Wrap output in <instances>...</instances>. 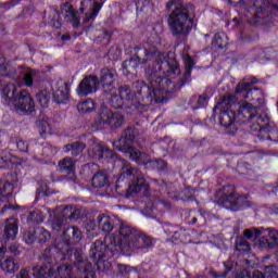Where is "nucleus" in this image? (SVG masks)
Listing matches in <instances>:
<instances>
[{"label": "nucleus", "instance_id": "1", "mask_svg": "<svg viewBox=\"0 0 278 278\" xmlns=\"http://www.w3.org/2000/svg\"><path fill=\"white\" fill-rule=\"evenodd\" d=\"M235 101V97L228 94L215 105L213 112L220 110L219 124L225 129H228L230 136H235L238 131L239 125H249L251 131H267L270 134V117L266 114H260V106H255L252 103L244 102L238 109V113L231 110Z\"/></svg>", "mask_w": 278, "mask_h": 278}, {"label": "nucleus", "instance_id": "2", "mask_svg": "<svg viewBox=\"0 0 278 278\" xmlns=\"http://www.w3.org/2000/svg\"><path fill=\"white\" fill-rule=\"evenodd\" d=\"M148 80L150 85H147L144 80H136L134 83L137 110L140 106L153 105V103H166L168 101L166 94L176 92L175 83L167 77L152 73L148 75Z\"/></svg>", "mask_w": 278, "mask_h": 278}, {"label": "nucleus", "instance_id": "3", "mask_svg": "<svg viewBox=\"0 0 278 278\" xmlns=\"http://www.w3.org/2000/svg\"><path fill=\"white\" fill-rule=\"evenodd\" d=\"M167 12H170L167 17V25L174 38H186L192 31L194 20L192 12L194 7L190 3H184L181 0H169L166 3Z\"/></svg>", "mask_w": 278, "mask_h": 278}, {"label": "nucleus", "instance_id": "4", "mask_svg": "<svg viewBox=\"0 0 278 278\" xmlns=\"http://www.w3.org/2000/svg\"><path fill=\"white\" fill-rule=\"evenodd\" d=\"M147 188L149 186L147 179H144V174L140 169L131 167L129 162L121 161L119 177L115 185L117 194L129 198L131 194H138L142 190H147Z\"/></svg>", "mask_w": 278, "mask_h": 278}, {"label": "nucleus", "instance_id": "5", "mask_svg": "<svg viewBox=\"0 0 278 278\" xmlns=\"http://www.w3.org/2000/svg\"><path fill=\"white\" fill-rule=\"evenodd\" d=\"M109 242L113 251H138L153 247V239L150 236L127 224H121L117 241L109 239Z\"/></svg>", "mask_w": 278, "mask_h": 278}, {"label": "nucleus", "instance_id": "6", "mask_svg": "<svg viewBox=\"0 0 278 278\" xmlns=\"http://www.w3.org/2000/svg\"><path fill=\"white\" fill-rule=\"evenodd\" d=\"M77 251H83L81 249H71L64 248L61 244H56L55 247L46 248L41 254L39 255V268H35L34 275L36 278H51L53 277V269L55 268V264H58V258L61 262H73L76 260ZM55 254L58 257H55Z\"/></svg>", "mask_w": 278, "mask_h": 278}, {"label": "nucleus", "instance_id": "7", "mask_svg": "<svg viewBox=\"0 0 278 278\" xmlns=\"http://www.w3.org/2000/svg\"><path fill=\"white\" fill-rule=\"evenodd\" d=\"M139 132L136 128H126L121 138L113 141L114 149H117V151H122V153H125L127 157L131 159L132 162H136L137 164H142L143 166H147L149 168V164L151 163V157L149 154L144 152L138 151L136 148H134V142H136V138H138Z\"/></svg>", "mask_w": 278, "mask_h": 278}, {"label": "nucleus", "instance_id": "8", "mask_svg": "<svg viewBox=\"0 0 278 278\" xmlns=\"http://www.w3.org/2000/svg\"><path fill=\"white\" fill-rule=\"evenodd\" d=\"M2 99L4 105H14L17 112L22 114H31L36 112L34 98L27 90H20L14 84H7L2 89Z\"/></svg>", "mask_w": 278, "mask_h": 278}, {"label": "nucleus", "instance_id": "9", "mask_svg": "<svg viewBox=\"0 0 278 278\" xmlns=\"http://www.w3.org/2000/svg\"><path fill=\"white\" fill-rule=\"evenodd\" d=\"M236 5L245 10V16L252 25L278 12V0H240Z\"/></svg>", "mask_w": 278, "mask_h": 278}, {"label": "nucleus", "instance_id": "10", "mask_svg": "<svg viewBox=\"0 0 278 278\" xmlns=\"http://www.w3.org/2000/svg\"><path fill=\"white\" fill-rule=\"evenodd\" d=\"M150 49L154 52V55L150 56V62L154 60L155 68L163 75H180L179 62L168 54L160 52L155 46L150 45Z\"/></svg>", "mask_w": 278, "mask_h": 278}, {"label": "nucleus", "instance_id": "11", "mask_svg": "<svg viewBox=\"0 0 278 278\" xmlns=\"http://www.w3.org/2000/svg\"><path fill=\"white\" fill-rule=\"evenodd\" d=\"M216 199L218 205L226 207V210H232V212H238V210H242L247 205L244 198L238 195L231 185H227L223 190L217 191Z\"/></svg>", "mask_w": 278, "mask_h": 278}, {"label": "nucleus", "instance_id": "12", "mask_svg": "<svg viewBox=\"0 0 278 278\" xmlns=\"http://www.w3.org/2000/svg\"><path fill=\"white\" fill-rule=\"evenodd\" d=\"M125 116L118 112H112L108 106H102L99 110L98 117L93 123L96 129H118L123 127Z\"/></svg>", "mask_w": 278, "mask_h": 278}, {"label": "nucleus", "instance_id": "13", "mask_svg": "<svg viewBox=\"0 0 278 278\" xmlns=\"http://www.w3.org/2000/svg\"><path fill=\"white\" fill-rule=\"evenodd\" d=\"M112 239L115 242H118V236L116 237L114 235H110L109 237L104 238V242L102 240H97L91 244L89 257L94 262V264H97L98 268L103 257L108 256V253H111L112 255H116V253H118V251H114V245H112V243L109 241Z\"/></svg>", "mask_w": 278, "mask_h": 278}, {"label": "nucleus", "instance_id": "14", "mask_svg": "<svg viewBox=\"0 0 278 278\" xmlns=\"http://www.w3.org/2000/svg\"><path fill=\"white\" fill-rule=\"evenodd\" d=\"M144 50V58H140L138 55H132L129 60H125L123 63V74L129 75L134 73L138 66L142 64H148L151 62L152 55H155V52L151 51V43H146L143 47Z\"/></svg>", "mask_w": 278, "mask_h": 278}, {"label": "nucleus", "instance_id": "15", "mask_svg": "<svg viewBox=\"0 0 278 278\" xmlns=\"http://www.w3.org/2000/svg\"><path fill=\"white\" fill-rule=\"evenodd\" d=\"M74 266L76 268V277L74 278H97L92 263L84 257V251L76 252Z\"/></svg>", "mask_w": 278, "mask_h": 278}, {"label": "nucleus", "instance_id": "16", "mask_svg": "<svg viewBox=\"0 0 278 278\" xmlns=\"http://www.w3.org/2000/svg\"><path fill=\"white\" fill-rule=\"evenodd\" d=\"M50 88L52 90L53 101L58 103V105L65 104L71 100L68 84L63 79L50 81Z\"/></svg>", "mask_w": 278, "mask_h": 278}, {"label": "nucleus", "instance_id": "17", "mask_svg": "<svg viewBox=\"0 0 278 278\" xmlns=\"http://www.w3.org/2000/svg\"><path fill=\"white\" fill-rule=\"evenodd\" d=\"M118 73L116 70L104 67L100 71V81L103 92H112L116 88Z\"/></svg>", "mask_w": 278, "mask_h": 278}, {"label": "nucleus", "instance_id": "18", "mask_svg": "<svg viewBox=\"0 0 278 278\" xmlns=\"http://www.w3.org/2000/svg\"><path fill=\"white\" fill-rule=\"evenodd\" d=\"M97 90H99V77L94 75L83 78L76 89L78 97H88V94H92Z\"/></svg>", "mask_w": 278, "mask_h": 278}, {"label": "nucleus", "instance_id": "19", "mask_svg": "<svg viewBox=\"0 0 278 278\" xmlns=\"http://www.w3.org/2000/svg\"><path fill=\"white\" fill-rule=\"evenodd\" d=\"M81 240V230L75 226H70L63 231V243H59L63 249L71 248L70 244H77Z\"/></svg>", "mask_w": 278, "mask_h": 278}, {"label": "nucleus", "instance_id": "20", "mask_svg": "<svg viewBox=\"0 0 278 278\" xmlns=\"http://www.w3.org/2000/svg\"><path fill=\"white\" fill-rule=\"evenodd\" d=\"M260 247L263 249H275L278 248V230L268 228L264 230L263 237L258 240Z\"/></svg>", "mask_w": 278, "mask_h": 278}, {"label": "nucleus", "instance_id": "21", "mask_svg": "<svg viewBox=\"0 0 278 278\" xmlns=\"http://www.w3.org/2000/svg\"><path fill=\"white\" fill-rule=\"evenodd\" d=\"M192 68H194V60H192V56L187 55L185 58V73L180 80L175 85V91L179 90L180 88H184L188 81H190V76L192 75Z\"/></svg>", "mask_w": 278, "mask_h": 278}, {"label": "nucleus", "instance_id": "22", "mask_svg": "<svg viewBox=\"0 0 278 278\" xmlns=\"http://www.w3.org/2000/svg\"><path fill=\"white\" fill-rule=\"evenodd\" d=\"M59 169L61 173H67L68 175V181H72V184H75L77 181V176L75 175V160L72 157H65L61 161H59Z\"/></svg>", "mask_w": 278, "mask_h": 278}, {"label": "nucleus", "instance_id": "23", "mask_svg": "<svg viewBox=\"0 0 278 278\" xmlns=\"http://www.w3.org/2000/svg\"><path fill=\"white\" fill-rule=\"evenodd\" d=\"M117 92L135 111L138 110V103H136V92L131 90L129 85H121L117 88Z\"/></svg>", "mask_w": 278, "mask_h": 278}, {"label": "nucleus", "instance_id": "24", "mask_svg": "<svg viewBox=\"0 0 278 278\" xmlns=\"http://www.w3.org/2000/svg\"><path fill=\"white\" fill-rule=\"evenodd\" d=\"M109 104L114 110H123L128 114H131V112H136V110L128 102H126L119 94H113L109 101Z\"/></svg>", "mask_w": 278, "mask_h": 278}, {"label": "nucleus", "instance_id": "25", "mask_svg": "<svg viewBox=\"0 0 278 278\" xmlns=\"http://www.w3.org/2000/svg\"><path fill=\"white\" fill-rule=\"evenodd\" d=\"M98 229L103 233H112L114 231V219L105 214H99L97 216Z\"/></svg>", "mask_w": 278, "mask_h": 278}, {"label": "nucleus", "instance_id": "26", "mask_svg": "<svg viewBox=\"0 0 278 278\" xmlns=\"http://www.w3.org/2000/svg\"><path fill=\"white\" fill-rule=\"evenodd\" d=\"M237 94H241L243 99H249V101H257L260 105L264 103V91L257 87L247 89L243 92H239Z\"/></svg>", "mask_w": 278, "mask_h": 278}, {"label": "nucleus", "instance_id": "27", "mask_svg": "<svg viewBox=\"0 0 278 278\" xmlns=\"http://www.w3.org/2000/svg\"><path fill=\"white\" fill-rule=\"evenodd\" d=\"M18 235V220L16 218H9L5 220L4 225V238L7 240H14Z\"/></svg>", "mask_w": 278, "mask_h": 278}, {"label": "nucleus", "instance_id": "28", "mask_svg": "<svg viewBox=\"0 0 278 278\" xmlns=\"http://www.w3.org/2000/svg\"><path fill=\"white\" fill-rule=\"evenodd\" d=\"M0 268L9 275H14L21 268V265L13 257L7 256L0 260Z\"/></svg>", "mask_w": 278, "mask_h": 278}, {"label": "nucleus", "instance_id": "29", "mask_svg": "<svg viewBox=\"0 0 278 278\" xmlns=\"http://www.w3.org/2000/svg\"><path fill=\"white\" fill-rule=\"evenodd\" d=\"M94 155L98 160H114V157H116V154L114 151L103 147L101 143L96 146Z\"/></svg>", "mask_w": 278, "mask_h": 278}, {"label": "nucleus", "instance_id": "30", "mask_svg": "<svg viewBox=\"0 0 278 278\" xmlns=\"http://www.w3.org/2000/svg\"><path fill=\"white\" fill-rule=\"evenodd\" d=\"M54 278H73V265L65 263L53 269Z\"/></svg>", "mask_w": 278, "mask_h": 278}, {"label": "nucleus", "instance_id": "31", "mask_svg": "<svg viewBox=\"0 0 278 278\" xmlns=\"http://www.w3.org/2000/svg\"><path fill=\"white\" fill-rule=\"evenodd\" d=\"M213 49H227L229 47V37L225 33H217L212 40Z\"/></svg>", "mask_w": 278, "mask_h": 278}, {"label": "nucleus", "instance_id": "32", "mask_svg": "<svg viewBox=\"0 0 278 278\" xmlns=\"http://www.w3.org/2000/svg\"><path fill=\"white\" fill-rule=\"evenodd\" d=\"M12 192H14V185L0 179V201H9L10 197H12Z\"/></svg>", "mask_w": 278, "mask_h": 278}, {"label": "nucleus", "instance_id": "33", "mask_svg": "<svg viewBox=\"0 0 278 278\" xmlns=\"http://www.w3.org/2000/svg\"><path fill=\"white\" fill-rule=\"evenodd\" d=\"M92 186L93 188H105V186H110V179L108 178V174L103 170H99L92 177Z\"/></svg>", "mask_w": 278, "mask_h": 278}, {"label": "nucleus", "instance_id": "34", "mask_svg": "<svg viewBox=\"0 0 278 278\" xmlns=\"http://www.w3.org/2000/svg\"><path fill=\"white\" fill-rule=\"evenodd\" d=\"M65 153H68L71 151L72 155L74 157H77V155H81L84 153V149H86V143L81 141H75L73 143H68L64 146Z\"/></svg>", "mask_w": 278, "mask_h": 278}, {"label": "nucleus", "instance_id": "35", "mask_svg": "<svg viewBox=\"0 0 278 278\" xmlns=\"http://www.w3.org/2000/svg\"><path fill=\"white\" fill-rule=\"evenodd\" d=\"M23 220H26L28 225H31L34 223H42L45 220V215L38 210L30 211L24 215H22Z\"/></svg>", "mask_w": 278, "mask_h": 278}, {"label": "nucleus", "instance_id": "36", "mask_svg": "<svg viewBox=\"0 0 278 278\" xmlns=\"http://www.w3.org/2000/svg\"><path fill=\"white\" fill-rule=\"evenodd\" d=\"M102 2H94L93 7L91 9L90 13H87L85 18L83 20V23H90L91 21H94L97 18V16L99 15V12H101V8H103V2H105V0H100Z\"/></svg>", "mask_w": 278, "mask_h": 278}, {"label": "nucleus", "instance_id": "37", "mask_svg": "<svg viewBox=\"0 0 278 278\" xmlns=\"http://www.w3.org/2000/svg\"><path fill=\"white\" fill-rule=\"evenodd\" d=\"M253 84H257V78L255 77H244L242 81H240L236 88V94H240V92H244V90H249Z\"/></svg>", "mask_w": 278, "mask_h": 278}, {"label": "nucleus", "instance_id": "38", "mask_svg": "<svg viewBox=\"0 0 278 278\" xmlns=\"http://www.w3.org/2000/svg\"><path fill=\"white\" fill-rule=\"evenodd\" d=\"M36 99L41 108H49V101H51V92L43 89L36 94Z\"/></svg>", "mask_w": 278, "mask_h": 278}, {"label": "nucleus", "instance_id": "39", "mask_svg": "<svg viewBox=\"0 0 278 278\" xmlns=\"http://www.w3.org/2000/svg\"><path fill=\"white\" fill-rule=\"evenodd\" d=\"M51 15L49 16V23L55 29H60L62 27V22H60V11H58V7L51 8Z\"/></svg>", "mask_w": 278, "mask_h": 278}, {"label": "nucleus", "instance_id": "40", "mask_svg": "<svg viewBox=\"0 0 278 278\" xmlns=\"http://www.w3.org/2000/svg\"><path fill=\"white\" fill-rule=\"evenodd\" d=\"M12 154L10 152L0 151V168H12Z\"/></svg>", "mask_w": 278, "mask_h": 278}, {"label": "nucleus", "instance_id": "41", "mask_svg": "<svg viewBox=\"0 0 278 278\" xmlns=\"http://www.w3.org/2000/svg\"><path fill=\"white\" fill-rule=\"evenodd\" d=\"M50 239H51V233L48 232L47 229L42 227L36 228V240L39 242V244H45Z\"/></svg>", "mask_w": 278, "mask_h": 278}, {"label": "nucleus", "instance_id": "42", "mask_svg": "<svg viewBox=\"0 0 278 278\" xmlns=\"http://www.w3.org/2000/svg\"><path fill=\"white\" fill-rule=\"evenodd\" d=\"M192 101H197L195 104H193L192 109L201 110L202 108H205L207 105V93H202L199 97L193 96L191 98V103Z\"/></svg>", "mask_w": 278, "mask_h": 278}, {"label": "nucleus", "instance_id": "43", "mask_svg": "<svg viewBox=\"0 0 278 278\" xmlns=\"http://www.w3.org/2000/svg\"><path fill=\"white\" fill-rule=\"evenodd\" d=\"M236 251H239V253H249V251H251V244L244 237H240L236 240Z\"/></svg>", "mask_w": 278, "mask_h": 278}, {"label": "nucleus", "instance_id": "44", "mask_svg": "<svg viewBox=\"0 0 278 278\" xmlns=\"http://www.w3.org/2000/svg\"><path fill=\"white\" fill-rule=\"evenodd\" d=\"M78 112H81L83 114H86L88 112H92L94 110V101L87 99L77 105Z\"/></svg>", "mask_w": 278, "mask_h": 278}, {"label": "nucleus", "instance_id": "45", "mask_svg": "<svg viewBox=\"0 0 278 278\" xmlns=\"http://www.w3.org/2000/svg\"><path fill=\"white\" fill-rule=\"evenodd\" d=\"M194 192H197V190H194V188L187 186L179 193V198L181 199V201H194Z\"/></svg>", "mask_w": 278, "mask_h": 278}, {"label": "nucleus", "instance_id": "46", "mask_svg": "<svg viewBox=\"0 0 278 278\" xmlns=\"http://www.w3.org/2000/svg\"><path fill=\"white\" fill-rule=\"evenodd\" d=\"M23 240L26 244H34L36 242V228L24 230Z\"/></svg>", "mask_w": 278, "mask_h": 278}, {"label": "nucleus", "instance_id": "47", "mask_svg": "<svg viewBox=\"0 0 278 278\" xmlns=\"http://www.w3.org/2000/svg\"><path fill=\"white\" fill-rule=\"evenodd\" d=\"M168 163L166 161L159 159V160H151L148 168H152L153 170H166Z\"/></svg>", "mask_w": 278, "mask_h": 278}, {"label": "nucleus", "instance_id": "48", "mask_svg": "<svg viewBox=\"0 0 278 278\" xmlns=\"http://www.w3.org/2000/svg\"><path fill=\"white\" fill-rule=\"evenodd\" d=\"M264 233V229H257V228H252V229H245L243 232L244 238L247 240H257Z\"/></svg>", "mask_w": 278, "mask_h": 278}, {"label": "nucleus", "instance_id": "49", "mask_svg": "<svg viewBox=\"0 0 278 278\" xmlns=\"http://www.w3.org/2000/svg\"><path fill=\"white\" fill-rule=\"evenodd\" d=\"M59 151L60 149L58 147L46 144L42 149V154L45 157H53V155H55Z\"/></svg>", "mask_w": 278, "mask_h": 278}, {"label": "nucleus", "instance_id": "50", "mask_svg": "<svg viewBox=\"0 0 278 278\" xmlns=\"http://www.w3.org/2000/svg\"><path fill=\"white\" fill-rule=\"evenodd\" d=\"M39 132H40V136H47V134L52 132L51 125L49 124V122L47 121L39 122Z\"/></svg>", "mask_w": 278, "mask_h": 278}, {"label": "nucleus", "instance_id": "51", "mask_svg": "<svg viewBox=\"0 0 278 278\" xmlns=\"http://www.w3.org/2000/svg\"><path fill=\"white\" fill-rule=\"evenodd\" d=\"M265 277L267 278H278V267L275 265H269L265 267Z\"/></svg>", "mask_w": 278, "mask_h": 278}, {"label": "nucleus", "instance_id": "52", "mask_svg": "<svg viewBox=\"0 0 278 278\" xmlns=\"http://www.w3.org/2000/svg\"><path fill=\"white\" fill-rule=\"evenodd\" d=\"M61 10L62 12H65V14H67V18L70 16H75V14L77 13V11L71 5V3L68 2H64L62 5H61Z\"/></svg>", "mask_w": 278, "mask_h": 278}, {"label": "nucleus", "instance_id": "53", "mask_svg": "<svg viewBox=\"0 0 278 278\" xmlns=\"http://www.w3.org/2000/svg\"><path fill=\"white\" fill-rule=\"evenodd\" d=\"M62 227H64V218H62V217H55V218L52 220L51 228H52L54 231H60V230L62 229Z\"/></svg>", "mask_w": 278, "mask_h": 278}, {"label": "nucleus", "instance_id": "54", "mask_svg": "<svg viewBox=\"0 0 278 278\" xmlns=\"http://www.w3.org/2000/svg\"><path fill=\"white\" fill-rule=\"evenodd\" d=\"M251 169V165L249 163H239L237 165V172L239 175H249V170Z\"/></svg>", "mask_w": 278, "mask_h": 278}, {"label": "nucleus", "instance_id": "55", "mask_svg": "<svg viewBox=\"0 0 278 278\" xmlns=\"http://www.w3.org/2000/svg\"><path fill=\"white\" fill-rule=\"evenodd\" d=\"M34 75H36V72L34 71H29L24 75V81L28 88H31V86H34Z\"/></svg>", "mask_w": 278, "mask_h": 278}, {"label": "nucleus", "instance_id": "56", "mask_svg": "<svg viewBox=\"0 0 278 278\" xmlns=\"http://www.w3.org/2000/svg\"><path fill=\"white\" fill-rule=\"evenodd\" d=\"M85 216L84 211L81 208L74 206L72 211V217L71 220H79V218H83Z\"/></svg>", "mask_w": 278, "mask_h": 278}, {"label": "nucleus", "instance_id": "57", "mask_svg": "<svg viewBox=\"0 0 278 278\" xmlns=\"http://www.w3.org/2000/svg\"><path fill=\"white\" fill-rule=\"evenodd\" d=\"M16 144H17V149L20 151H23L24 153H28V151H29V143H27V141H25L23 139H17Z\"/></svg>", "mask_w": 278, "mask_h": 278}, {"label": "nucleus", "instance_id": "58", "mask_svg": "<svg viewBox=\"0 0 278 278\" xmlns=\"http://www.w3.org/2000/svg\"><path fill=\"white\" fill-rule=\"evenodd\" d=\"M73 208H74L73 205H67L63 208L62 216H63V218H65V220H71L72 214H73Z\"/></svg>", "mask_w": 278, "mask_h": 278}, {"label": "nucleus", "instance_id": "59", "mask_svg": "<svg viewBox=\"0 0 278 278\" xmlns=\"http://www.w3.org/2000/svg\"><path fill=\"white\" fill-rule=\"evenodd\" d=\"M85 227H86L87 231H94V229H97V227H99V224L97 223V218L87 220Z\"/></svg>", "mask_w": 278, "mask_h": 278}, {"label": "nucleus", "instance_id": "60", "mask_svg": "<svg viewBox=\"0 0 278 278\" xmlns=\"http://www.w3.org/2000/svg\"><path fill=\"white\" fill-rule=\"evenodd\" d=\"M178 226H173L170 224H165L163 226V230L166 233V236H173V233H175L176 229Z\"/></svg>", "mask_w": 278, "mask_h": 278}, {"label": "nucleus", "instance_id": "61", "mask_svg": "<svg viewBox=\"0 0 278 278\" xmlns=\"http://www.w3.org/2000/svg\"><path fill=\"white\" fill-rule=\"evenodd\" d=\"M9 252L12 255L18 256L21 255V245H18L17 243H13L9 247Z\"/></svg>", "mask_w": 278, "mask_h": 278}, {"label": "nucleus", "instance_id": "62", "mask_svg": "<svg viewBox=\"0 0 278 278\" xmlns=\"http://www.w3.org/2000/svg\"><path fill=\"white\" fill-rule=\"evenodd\" d=\"M78 14H79V12H76V13H74V15H70V17H68L72 21V26L74 27V29H77L80 24L79 16H77Z\"/></svg>", "mask_w": 278, "mask_h": 278}, {"label": "nucleus", "instance_id": "63", "mask_svg": "<svg viewBox=\"0 0 278 278\" xmlns=\"http://www.w3.org/2000/svg\"><path fill=\"white\" fill-rule=\"evenodd\" d=\"M225 266V271L224 273H213V277L215 278H220V277H227L229 274V270H231V266H227V264H224Z\"/></svg>", "mask_w": 278, "mask_h": 278}, {"label": "nucleus", "instance_id": "64", "mask_svg": "<svg viewBox=\"0 0 278 278\" xmlns=\"http://www.w3.org/2000/svg\"><path fill=\"white\" fill-rule=\"evenodd\" d=\"M237 278H251V273H249L247 269H243L239 273Z\"/></svg>", "mask_w": 278, "mask_h": 278}]
</instances>
